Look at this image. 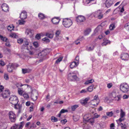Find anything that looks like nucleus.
<instances>
[{"instance_id": "54", "label": "nucleus", "mask_w": 129, "mask_h": 129, "mask_svg": "<svg viewBox=\"0 0 129 129\" xmlns=\"http://www.w3.org/2000/svg\"><path fill=\"white\" fill-rule=\"evenodd\" d=\"M17 42L19 44H21L23 42V40L22 39H19L17 40Z\"/></svg>"}, {"instance_id": "55", "label": "nucleus", "mask_w": 129, "mask_h": 129, "mask_svg": "<svg viewBox=\"0 0 129 129\" xmlns=\"http://www.w3.org/2000/svg\"><path fill=\"white\" fill-rule=\"evenodd\" d=\"M4 78L6 80H8L9 79V76L7 74H5L4 75Z\"/></svg>"}, {"instance_id": "33", "label": "nucleus", "mask_w": 129, "mask_h": 129, "mask_svg": "<svg viewBox=\"0 0 129 129\" xmlns=\"http://www.w3.org/2000/svg\"><path fill=\"white\" fill-rule=\"evenodd\" d=\"M10 36L12 38H16L18 37V36L15 33H13L11 34L10 35Z\"/></svg>"}, {"instance_id": "51", "label": "nucleus", "mask_w": 129, "mask_h": 129, "mask_svg": "<svg viewBox=\"0 0 129 129\" xmlns=\"http://www.w3.org/2000/svg\"><path fill=\"white\" fill-rule=\"evenodd\" d=\"M22 73L23 74L27 73L29 72V71L26 69H22Z\"/></svg>"}, {"instance_id": "14", "label": "nucleus", "mask_w": 129, "mask_h": 129, "mask_svg": "<svg viewBox=\"0 0 129 129\" xmlns=\"http://www.w3.org/2000/svg\"><path fill=\"white\" fill-rule=\"evenodd\" d=\"M20 17L21 20H24L26 18L27 14L25 11H23L21 12Z\"/></svg>"}, {"instance_id": "34", "label": "nucleus", "mask_w": 129, "mask_h": 129, "mask_svg": "<svg viewBox=\"0 0 129 129\" xmlns=\"http://www.w3.org/2000/svg\"><path fill=\"white\" fill-rule=\"evenodd\" d=\"M125 116V113L121 110V121L124 120L125 118H124Z\"/></svg>"}, {"instance_id": "32", "label": "nucleus", "mask_w": 129, "mask_h": 129, "mask_svg": "<svg viewBox=\"0 0 129 129\" xmlns=\"http://www.w3.org/2000/svg\"><path fill=\"white\" fill-rule=\"evenodd\" d=\"M93 85H92L91 86H89L88 88H87V90L89 92L92 91L93 90L94 87Z\"/></svg>"}, {"instance_id": "53", "label": "nucleus", "mask_w": 129, "mask_h": 129, "mask_svg": "<svg viewBox=\"0 0 129 129\" xmlns=\"http://www.w3.org/2000/svg\"><path fill=\"white\" fill-rule=\"evenodd\" d=\"M125 28L129 31V22L126 24L124 26Z\"/></svg>"}, {"instance_id": "10", "label": "nucleus", "mask_w": 129, "mask_h": 129, "mask_svg": "<svg viewBox=\"0 0 129 129\" xmlns=\"http://www.w3.org/2000/svg\"><path fill=\"white\" fill-rule=\"evenodd\" d=\"M10 93L9 90L8 89H6L1 94V96L3 97H8L9 96Z\"/></svg>"}, {"instance_id": "29", "label": "nucleus", "mask_w": 129, "mask_h": 129, "mask_svg": "<svg viewBox=\"0 0 129 129\" xmlns=\"http://www.w3.org/2000/svg\"><path fill=\"white\" fill-rule=\"evenodd\" d=\"M38 94V92L36 90H32L31 92V96H35V97H37V95H35V94Z\"/></svg>"}, {"instance_id": "5", "label": "nucleus", "mask_w": 129, "mask_h": 129, "mask_svg": "<svg viewBox=\"0 0 129 129\" xmlns=\"http://www.w3.org/2000/svg\"><path fill=\"white\" fill-rule=\"evenodd\" d=\"M9 100L10 103L14 105L17 104L19 101L17 97H10Z\"/></svg>"}, {"instance_id": "52", "label": "nucleus", "mask_w": 129, "mask_h": 129, "mask_svg": "<svg viewBox=\"0 0 129 129\" xmlns=\"http://www.w3.org/2000/svg\"><path fill=\"white\" fill-rule=\"evenodd\" d=\"M0 38L2 40L4 41L7 42L8 39L6 37H3L2 36H0Z\"/></svg>"}, {"instance_id": "2", "label": "nucleus", "mask_w": 129, "mask_h": 129, "mask_svg": "<svg viewBox=\"0 0 129 129\" xmlns=\"http://www.w3.org/2000/svg\"><path fill=\"white\" fill-rule=\"evenodd\" d=\"M68 79L71 81L75 80L77 78L76 74L74 72L70 73L68 74Z\"/></svg>"}, {"instance_id": "39", "label": "nucleus", "mask_w": 129, "mask_h": 129, "mask_svg": "<svg viewBox=\"0 0 129 129\" xmlns=\"http://www.w3.org/2000/svg\"><path fill=\"white\" fill-rule=\"evenodd\" d=\"M18 23L19 25L24 24L25 21L23 20H19L18 21Z\"/></svg>"}, {"instance_id": "62", "label": "nucleus", "mask_w": 129, "mask_h": 129, "mask_svg": "<svg viewBox=\"0 0 129 129\" xmlns=\"http://www.w3.org/2000/svg\"><path fill=\"white\" fill-rule=\"evenodd\" d=\"M41 35L39 34H37L35 37L37 39L39 40L41 38Z\"/></svg>"}, {"instance_id": "20", "label": "nucleus", "mask_w": 129, "mask_h": 129, "mask_svg": "<svg viewBox=\"0 0 129 129\" xmlns=\"http://www.w3.org/2000/svg\"><path fill=\"white\" fill-rule=\"evenodd\" d=\"M47 50L45 49L42 51L41 52L39 53L38 55L42 57H43L47 54Z\"/></svg>"}, {"instance_id": "50", "label": "nucleus", "mask_w": 129, "mask_h": 129, "mask_svg": "<svg viewBox=\"0 0 129 129\" xmlns=\"http://www.w3.org/2000/svg\"><path fill=\"white\" fill-rule=\"evenodd\" d=\"M63 58V57L62 56L60 57L59 58H58L57 59L55 63H58L59 62L61 61Z\"/></svg>"}, {"instance_id": "21", "label": "nucleus", "mask_w": 129, "mask_h": 129, "mask_svg": "<svg viewBox=\"0 0 129 129\" xmlns=\"http://www.w3.org/2000/svg\"><path fill=\"white\" fill-rule=\"evenodd\" d=\"M89 100V97H87L84 100H81L80 103L82 105H85L87 104V101Z\"/></svg>"}, {"instance_id": "38", "label": "nucleus", "mask_w": 129, "mask_h": 129, "mask_svg": "<svg viewBox=\"0 0 129 129\" xmlns=\"http://www.w3.org/2000/svg\"><path fill=\"white\" fill-rule=\"evenodd\" d=\"M79 116L78 115H75L73 116V119L74 121H76L79 120Z\"/></svg>"}, {"instance_id": "15", "label": "nucleus", "mask_w": 129, "mask_h": 129, "mask_svg": "<svg viewBox=\"0 0 129 129\" xmlns=\"http://www.w3.org/2000/svg\"><path fill=\"white\" fill-rule=\"evenodd\" d=\"M34 31L30 29H27L26 30L25 33L26 35H29L30 37H31L33 35Z\"/></svg>"}, {"instance_id": "19", "label": "nucleus", "mask_w": 129, "mask_h": 129, "mask_svg": "<svg viewBox=\"0 0 129 129\" xmlns=\"http://www.w3.org/2000/svg\"><path fill=\"white\" fill-rule=\"evenodd\" d=\"M121 12V8L120 6L118 8L116 9L113 11L114 14H118L120 15Z\"/></svg>"}, {"instance_id": "24", "label": "nucleus", "mask_w": 129, "mask_h": 129, "mask_svg": "<svg viewBox=\"0 0 129 129\" xmlns=\"http://www.w3.org/2000/svg\"><path fill=\"white\" fill-rule=\"evenodd\" d=\"M14 108L16 109L19 110V112L20 113L21 112V109L22 108V106L19 104H16L14 105Z\"/></svg>"}, {"instance_id": "23", "label": "nucleus", "mask_w": 129, "mask_h": 129, "mask_svg": "<svg viewBox=\"0 0 129 129\" xmlns=\"http://www.w3.org/2000/svg\"><path fill=\"white\" fill-rule=\"evenodd\" d=\"M79 63L77 62L76 61H73L71 62L70 66L71 68H73L77 66L79 64Z\"/></svg>"}, {"instance_id": "45", "label": "nucleus", "mask_w": 129, "mask_h": 129, "mask_svg": "<svg viewBox=\"0 0 129 129\" xmlns=\"http://www.w3.org/2000/svg\"><path fill=\"white\" fill-rule=\"evenodd\" d=\"M14 26L12 25H10L8 27L7 29L11 31L12 30H13Z\"/></svg>"}, {"instance_id": "56", "label": "nucleus", "mask_w": 129, "mask_h": 129, "mask_svg": "<svg viewBox=\"0 0 129 129\" xmlns=\"http://www.w3.org/2000/svg\"><path fill=\"white\" fill-rule=\"evenodd\" d=\"M116 121L118 123V126L120 125L121 124V117L119 118V119L117 120Z\"/></svg>"}, {"instance_id": "1", "label": "nucleus", "mask_w": 129, "mask_h": 129, "mask_svg": "<svg viewBox=\"0 0 129 129\" xmlns=\"http://www.w3.org/2000/svg\"><path fill=\"white\" fill-rule=\"evenodd\" d=\"M72 21L70 19L66 18L63 20V24L66 27H70L72 24Z\"/></svg>"}, {"instance_id": "31", "label": "nucleus", "mask_w": 129, "mask_h": 129, "mask_svg": "<svg viewBox=\"0 0 129 129\" xmlns=\"http://www.w3.org/2000/svg\"><path fill=\"white\" fill-rule=\"evenodd\" d=\"M115 23H113L111 24L109 26V29L110 30H113L115 27Z\"/></svg>"}, {"instance_id": "11", "label": "nucleus", "mask_w": 129, "mask_h": 129, "mask_svg": "<svg viewBox=\"0 0 129 129\" xmlns=\"http://www.w3.org/2000/svg\"><path fill=\"white\" fill-rule=\"evenodd\" d=\"M85 20V17L82 15L78 16L76 18V20L78 22H84Z\"/></svg>"}, {"instance_id": "60", "label": "nucleus", "mask_w": 129, "mask_h": 129, "mask_svg": "<svg viewBox=\"0 0 129 129\" xmlns=\"http://www.w3.org/2000/svg\"><path fill=\"white\" fill-rule=\"evenodd\" d=\"M68 111L67 110H65L64 109H62L60 111V113H64L65 112H68Z\"/></svg>"}, {"instance_id": "36", "label": "nucleus", "mask_w": 129, "mask_h": 129, "mask_svg": "<svg viewBox=\"0 0 129 129\" xmlns=\"http://www.w3.org/2000/svg\"><path fill=\"white\" fill-rule=\"evenodd\" d=\"M91 31V29H88L84 31V35H88Z\"/></svg>"}, {"instance_id": "37", "label": "nucleus", "mask_w": 129, "mask_h": 129, "mask_svg": "<svg viewBox=\"0 0 129 129\" xmlns=\"http://www.w3.org/2000/svg\"><path fill=\"white\" fill-rule=\"evenodd\" d=\"M102 29V27L100 26L97 27L95 30V31L96 32H98L101 33Z\"/></svg>"}, {"instance_id": "8", "label": "nucleus", "mask_w": 129, "mask_h": 129, "mask_svg": "<svg viewBox=\"0 0 129 129\" xmlns=\"http://www.w3.org/2000/svg\"><path fill=\"white\" fill-rule=\"evenodd\" d=\"M23 126V123L21 122L20 124H15L11 127V129H22Z\"/></svg>"}, {"instance_id": "42", "label": "nucleus", "mask_w": 129, "mask_h": 129, "mask_svg": "<svg viewBox=\"0 0 129 129\" xmlns=\"http://www.w3.org/2000/svg\"><path fill=\"white\" fill-rule=\"evenodd\" d=\"M94 82V80L93 79H91L89 80L86 81L85 83V84H88L89 83H91Z\"/></svg>"}, {"instance_id": "48", "label": "nucleus", "mask_w": 129, "mask_h": 129, "mask_svg": "<svg viewBox=\"0 0 129 129\" xmlns=\"http://www.w3.org/2000/svg\"><path fill=\"white\" fill-rule=\"evenodd\" d=\"M18 93L21 95L23 92V91L22 90L21 88H18Z\"/></svg>"}, {"instance_id": "3", "label": "nucleus", "mask_w": 129, "mask_h": 129, "mask_svg": "<svg viewBox=\"0 0 129 129\" xmlns=\"http://www.w3.org/2000/svg\"><path fill=\"white\" fill-rule=\"evenodd\" d=\"M9 119L11 122H15L16 120V115L12 111L9 112Z\"/></svg>"}, {"instance_id": "28", "label": "nucleus", "mask_w": 129, "mask_h": 129, "mask_svg": "<svg viewBox=\"0 0 129 129\" xmlns=\"http://www.w3.org/2000/svg\"><path fill=\"white\" fill-rule=\"evenodd\" d=\"M111 97H106L105 99V102L107 103H109L112 101Z\"/></svg>"}, {"instance_id": "63", "label": "nucleus", "mask_w": 129, "mask_h": 129, "mask_svg": "<svg viewBox=\"0 0 129 129\" xmlns=\"http://www.w3.org/2000/svg\"><path fill=\"white\" fill-rule=\"evenodd\" d=\"M33 45L35 47H37L38 46V44L37 42H34L33 43Z\"/></svg>"}, {"instance_id": "13", "label": "nucleus", "mask_w": 129, "mask_h": 129, "mask_svg": "<svg viewBox=\"0 0 129 129\" xmlns=\"http://www.w3.org/2000/svg\"><path fill=\"white\" fill-rule=\"evenodd\" d=\"M2 8L3 11L5 12H7L9 11V7L7 5L6 3L3 4L2 6Z\"/></svg>"}, {"instance_id": "22", "label": "nucleus", "mask_w": 129, "mask_h": 129, "mask_svg": "<svg viewBox=\"0 0 129 129\" xmlns=\"http://www.w3.org/2000/svg\"><path fill=\"white\" fill-rule=\"evenodd\" d=\"M60 33L61 31L60 30H58L56 31L55 33V37L54 38L55 40H56L58 39V37L60 34Z\"/></svg>"}, {"instance_id": "40", "label": "nucleus", "mask_w": 129, "mask_h": 129, "mask_svg": "<svg viewBox=\"0 0 129 129\" xmlns=\"http://www.w3.org/2000/svg\"><path fill=\"white\" fill-rule=\"evenodd\" d=\"M38 16L40 19H43L45 18L44 15L42 13H39L38 15Z\"/></svg>"}, {"instance_id": "12", "label": "nucleus", "mask_w": 129, "mask_h": 129, "mask_svg": "<svg viewBox=\"0 0 129 129\" xmlns=\"http://www.w3.org/2000/svg\"><path fill=\"white\" fill-rule=\"evenodd\" d=\"M7 70L8 72H11L14 68V65L13 64H9L7 66Z\"/></svg>"}, {"instance_id": "46", "label": "nucleus", "mask_w": 129, "mask_h": 129, "mask_svg": "<svg viewBox=\"0 0 129 129\" xmlns=\"http://www.w3.org/2000/svg\"><path fill=\"white\" fill-rule=\"evenodd\" d=\"M42 40L45 42L46 43L49 42L50 40L47 37H45L42 39Z\"/></svg>"}, {"instance_id": "9", "label": "nucleus", "mask_w": 129, "mask_h": 129, "mask_svg": "<svg viewBox=\"0 0 129 129\" xmlns=\"http://www.w3.org/2000/svg\"><path fill=\"white\" fill-rule=\"evenodd\" d=\"M121 91L123 92H125L127 91L129 88V86L126 83H123L121 85Z\"/></svg>"}, {"instance_id": "58", "label": "nucleus", "mask_w": 129, "mask_h": 129, "mask_svg": "<svg viewBox=\"0 0 129 129\" xmlns=\"http://www.w3.org/2000/svg\"><path fill=\"white\" fill-rule=\"evenodd\" d=\"M126 126L125 124H124L121 123V128L122 129H126Z\"/></svg>"}, {"instance_id": "7", "label": "nucleus", "mask_w": 129, "mask_h": 129, "mask_svg": "<svg viewBox=\"0 0 129 129\" xmlns=\"http://www.w3.org/2000/svg\"><path fill=\"white\" fill-rule=\"evenodd\" d=\"M114 3V0H107L105 1V6L107 8H109Z\"/></svg>"}, {"instance_id": "49", "label": "nucleus", "mask_w": 129, "mask_h": 129, "mask_svg": "<svg viewBox=\"0 0 129 129\" xmlns=\"http://www.w3.org/2000/svg\"><path fill=\"white\" fill-rule=\"evenodd\" d=\"M106 114L107 116L109 117L112 116L113 114V112L112 111L110 112H107Z\"/></svg>"}, {"instance_id": "64", "label": "nucleus", "mask_w": 129, "mask_h": 129, "mask_svg": "<svg viewBox=\"0 0 129 129\" xmlns=\"http://www.w3.org/2000/svg\"><path fill=\"white\" fill-rule=\"evenodd\" d=\"M87 90L86 89H83L82 90L80 91L81 93H85L87 92Z\"/></svg>"}, {"instance_id": "6", "label": "nucleus", "mask_w": 129, "mask_h": 129, "mask_svg": "<svg viewBox=\"0 0 129 129\" xmlns=\"http://www.w3.org/2000/svg\"><path fill=\"white\" fill-rule=\"evenodd\" d=\"M93 115V114H91L90 113H87L83 117L84 122H86Z\"/></svg>"}, {"instance_id": "17", "label": "nucleus", "mask_w": 129, "mask_h": 129, "mask_svg": "<svg viewBox=\"0 0 129 129\" xmlns=\"http://www.w3.org/2000/svg\"><path fill=\"white\" fill-rule=\"evenodd\" d=\"M129 57V55L127 53H124L122 55L121 59L123 60H127L128 58Z\"/></svg>"}, {"instance_id": "25", "label": "nucleus", "mask_w": 129, "mask_h": 129, "mask_svg": "<svg viewBox=\"0 0 129 129\" xmlns=\"http://www.w3.org/2000/svg\"><path fill=\"white\" fill-rule=\"evenodd\" d=\"M24 45H25V46H27V47L26 49H25V50H28L29 48H30L31 49V48L32 47V46H31L30 45H29V42L28 40H26L25 41H24Z\"/></svg>"}, {"instance_id": "41", "label": "nucleus", "mask_w": 129, "mask_h": 129, "mask_svg": "<svg viewBox=\"0 0 129 129\" xmlns=\"http://www.w3.org/2000/svg\"><path fill=\"white\" fill-rule=\"evenodd\" d=\"M79 107L78 105H75L72 106L71 107L72 110L73 111H74L76 109Z\"/></svg>"}, {"instance_id": "57", "label": "nucleus", "mask_w": 129, "mask_h": 129, "mask_svg": "<svg viewBox=\"0 0 129 129\" xmlns=\"http://www.w3.org/2000/svg\"><path fill=\"white\" fill-rule=\"evenodd\" d=\"M16 85L17 87H21L23 85L20 83H16Z\"/></svg>"}, {"instance_id": "61", "label": "nucleus", "mask_w": 129, "mask_h": 129, "mask_svg": "<svg viewBox=\"0 0 129 129\" xmlns=\"http://www.w3.org/2000/svg\"><path fill=\"white\" fill-rule=\"evenodd\" d=\"M67 122L66 119H65L62 120L61 121V122L62 124H64Z\"/></svg>"}, {"instance_id": "27", "label": "nucleus", "mask_w": 129, "mask_h": 129, "mask_svg": "<svg viewBox=\"0 0 129 129\" xmlns=\"http://www.w3.org/2000/svg\"><path fill=\"white\" fill-rule=\"evenodd\" d=\"M6 128V123H0V129H5Z\"/></svg>"}, {"instance_id": "43", "label": "nucleus", "mask_w": 129, "mask_h": 129, "mask_svg": "<svg viewBox=\"0 0 129 129\" xmlns=\"http://www.w3.org/2000/svg\"><path fill=\"white\" fill-rule=\"evenodd\" d=\"M46 36L49 38L52 39L53 37V34L47 33L46 34Z\"/></svg>"}, {"instance_id": "16", "label": "nucleus", "mask_w": 129, "mask_h": 129, "mask_svg": "<svg viewBox=\"0 0 129 129\" xmlns=\"http://www.w3.org/2000/svg\"><path fill=\"white\" fill-rule=\"evenodd\" d=\"M94 16L98 17L99 19H101L103 18V15L100 11H99L95 12Z\"/></svg>"}, {"instance_id": "30", "label": "nucleus", "mask_w": 129, "mask_h": 129, "mask_svg": "<svg viewBox=\"0 0 129 129\" xmlns=\"http://www.w3.org/2000/svg\"><path fill=\"white\" fill-rule=\"evenodd\" d=\"M94 46H87L86 48V50L88 51H90L93 50L94 49Z\"/></svg>"}, {"instance_id": "4", "label": "nucleus", "mask_w": 129, "mask_h": 129, "mask_svg": "<svg viewBox=\"0 0 129 129\" xmlns=\"http://www.w3.org/2000/svg\"><path fill=\"white\" fill-rule=\"evenodd\" d=\"M100 100L98 97H95L94 99L91 100L90 103L91 105L95 106H97L100 102Z\"/></svg>"}, {"instance_id": "59", "label": "nucleus", "mask_w": 129, "mask_h": 129, "mask_svg": "<svg viewBox=\"0 0 129 129\" xmlns=\"http://www.w3.org/2000/svg\"><path fill=\"white\" fill-rule=\"evenodd\" d=\"M115 125L114 123H111L110 125V129H115Z\"/></svg>"}, {"instance_id": "47", "label": "nucleus", "mask_w": 129, "mask_h": 129, "mask_svg": "<svg viewBox=\"0 0 129 129\" xmlns=\"http://www.w3.org/2000/svg\"><path fill=\"white\" fill-rule=\"evenodd\" d=\"M109 96H110L115 97L116 96V92L115 91H113L111 93H110Z\"/></svg>"}, {"instance_id": "35", "label": "nucleus", "mask_w": 129, "mask_h": 129, "mask_svg": "<svg viewBox=\"0 0 129 129\" xmlns=\"http://www.w3.org/2000/svg\"><path fill=\"white\" fill-rule=\"evenodd\" d=\"M90 122L92 125L93 123L94 122V118H91V117L90 119H89L88 120L86 121V122Z\"/></svg>"}, {"instance_id": "44", "label": "nucleus", "mask_w": 129, "mask_h": 129, "mask_svg": "<svg viewBox=\"0 0 129 129\" xmlns=\"http://www.w3.org/2000/svg\"><path fill=\"white\" fill-rule=\"evenodd\" d=\"M51 121L53 122H57L58 121L57 119L54 116H52L51 117Z\"/></svg>"}, {"instance_id": "18", "label": "nucleus", "mask_w": 129, "mask_h": 129, "mask_svg": "<svg viewBox=\"0 0 129 129\" xmlns=\"http://www.w3.org/2000/svg\"><path fill=\"white\" fill-rule=\"evenodd\" d=\"M60 19L58 17H54L52 20V23L55 24H57L59 22Z\"/></svg>"}, {"instance_id": "26", "label": "nucleus", "mask_w": 129, "mask_h": 129, "mask_svg": "<svg viewBox=\"0 0 129 129\" xmlns=\"http://www.w3.org/2000/svg\"><path fill=\"white\" fill-rule=\"evenodd\" d=\"M110 42L107 40L106 39H104L103 40V42L102 43V46H105L108 43L110 44Z\"/></svg>"}]
</instances>
